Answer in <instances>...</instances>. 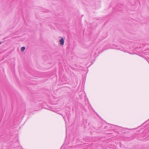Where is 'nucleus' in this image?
Returning <instances> with one entry per match:
<instances>
[{
  "mask_svg": "<svg viewBox=\"0 0 149 149\" xmlns=\"http://www.w3.org/2000/svg\"><path fill=\"white\" fill-rule=\"evenodd\" d=\"M111 48L114 49L119 50L131 54H136L135 53V52L139 53L140 52V50L141 49V48H139L138 49L139 50H138L137 48H136L133 50H129L127 49H125L119 45H114Z\"/></svg>",
  "mask_w": 149,
  "mask_h": 149,
  "instance_id": "obj_1",
  "label": "nucleus"
},
{
  "mask_svg": "<svg viewBox=\"0 0 149 149\" xmlns=\"http://www.w3.org/2000/svg\"><path fill=\"white\" fill-rule=\"evenodd\" d=\"M60 44L61 45H63L64 43V40L63 38H62L59 41Z\"/></svg>",
  "mask_w": 149,
  "mask_h": 149,
  "instance_id": "obj_2",
  "label": "nucleus"
},
{
  "mask_svg": "<svg viewBox=\"0 0 149 149\" xmlns=\"http://www.w3.org/2000/svg\"><path fill=\"white\" fill-rule=\"evenodd\" d=\"M143 53L145 54H147V53H149V49H148L147 50H145V52H143Z\"/></svg>",
  "mask_w": 149,
  "mask_h": 149,
  "instance_id": "obj_3",
  "label": "nucleus"
},
{
  "mask_svg": "<svg viewBox=\"0 0 149 149\" xmlns=\"http://www.w3.org/2000/svg\"><path fill=\"white\" fill-rule=\"evenodd\" d=\"M25 49V48L24 47H22L21 48V51L22 52H23L24 51Z\"/></svg>",
  "mask_w": 149,
  "mask_h": 149,
  "instance_id": "obj_4",
  "label": "nucleus"
},
{
  "mask_svg": "<svg viewBox=\"0 0 149 149\" xmlns=\"http://www.w3.org/2000/svg\"><path fill=\"white\" fill-rule=\"evenodd\" d=\"M120 129L121 130H122V129H124L123 128H122V127H120Z\"/></svg>",
  "mask_w": 149,
  "mask_h": 149,
  "instance_id": "obj_5",
  "label": "nucleus"
},
{
  "mask_svg": "<svg viewBox=\"0 0 149 149\" xmlns=\"http://www.w3.org/2000/svg\"><path fill=\"white\" fill-rule=\"evenodd\" d=\"M63 118H64V120L65 121V118H64V117H63Z\"/></svg>",
  "mask_w": 149,
  "mask_h": 149,
  "instance_id": "obj_6",
  "label": "nucleus"
},
{
  "mask_svg": "<svg viewBox=\"0 0 149 149\" xmlns=\"http://www.w3.org/2000/svg\"><path fill=\"white\" fill-rule=\"evenodd\" d=\"M1 42H0V44H1Z\"/></svg>",
  "mask_w": 149,
  "mask_h": 149,
  "instance_id": "obj_7",
  "label": "nucleus"
},
{
  "mask_svg": "<svg viewBox=\"0 0 149 149\" xmlns=\"http://www.w3.org/2000/svg\"><path fill=\"white\" fill-rule=\"evenodd\" d=\"M149 135V134H148L147 135Z\"/></svg>",
  "mask_w": 149,
  "mask_h": 149,
  "instance_id": "obj_8",
  "label": "nucleus"
},
{
  "mask_svg": "<svg viewBox=\"0 0 149 149\" xmlns=\"http://www.w3.org/2000/svg\"><path fill=\"white\" fill-rule=\"evenodd\" d=\"M62 148V147H61V149Z\"/></svg>",
  "mask_w": 149,
  "mask_h": 149,
  "instance_id": "obj_9",
  "label": "nucleus"
}]
</instances>
